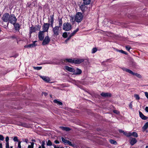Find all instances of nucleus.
<instances>
[{
    "label": "nucleus",
    "instance_id": "1",
    "mask_svg": "<svg viewBox=\"0 0 148 148\" xmlns=\"http://www.w3.org/2000/svg\"><path fill=\"white\" fill-rule=\"evenodd\" d=\"M59 25L58 26H56L55 27H53V35L57 36L59 35L61 31V27L62 25V21L61 19H59Z\"/></svg>",
    "mask_w": 148,
    "mask_h": 148
},
{
    "label": "nucleus",
    "instance_id": "2",
    "mask_svg": "<svg viewBox=\"0 0 148 148\" xmlns=\"http://www.w3.org/2000/svg\"><path fill=\"white\" fill-rule=\"evenodd\" d=\"M83 15L82 13L78 12L77 13L74 17V21H76L77 22L79 23L82 20Z\"/></svg>",
    "mask_w": 148,
    "mask_h": 148
},
{
    "label": "nucleus",
    "instance_id": "3",
    "mask_svg": "<svg viewBox=\"0 0 148 148\" xmlns=\"http://www.w3.org/2000/svg\"><path fill=\"white\" fill-rule=\"evenodd\" d=\"M122 69L123 71H125L133 75L136 76L137 77L139 78H141L142 77V76L140 74L137 73H134L130 70L125 68H122Z\"/></svg>",
    "mask_w": 148,
    "mask_h": 148
},
{
    "label": "nucleus",
    "instance_id": "4",
    "mask_svg": "<svg viewBox=\"0 0 148 148\" xmlns=\"http://www.w3.org/2000/svg\"><path fill=\"white\" fill-rule=\"evenodd\" d=\"M71 28V25L69 23H64L63 24V29L66 31L70 30Z\"/></svg>",
    "mask_w": 148,
    "mask_h": 148
},
{
    "label": "nucleus",
    "instance_id": "5",
    "mask_svg": "<svg viewBox=\"0 0 148 148\" xmlns=\"http://www.w3.org/2000/svg\"><path fill=\"white\" fill-rule=\"evenodd\" d=\"M41 28L39 25L35 26L34 27H31L30 28L29 34H31L32 32H35L36 30H39Z\"/></svg>",
    "mask_w": 148,
    "mask_h": 148
},
{
    "label": "nucleus",
    "instance_id": "6",
    "mask_svg": "<svg viewBox=\"0 0 148 148\" xmlns=\"http://www.w3.org/2000/svg\"><path fill=\"white\" fill-rule=\"evenodd\" d=\"M16 19L14 15L13 14H12L10 15L8 21L14 25L16 23Z\"/></svg>",
    "mask_w": 148,
    "mask_h": 148
},
{
    "label": "nucleus",
    "instance_id": "7",
    "mask_svg": "<svg viewBox=\"0 0 148 148\" xmlns=\"http://www.w3.org/2000/svg\"><path fill=\"white\" fill-rule=\"evenodd\" d=\"M10 15L8 13L4 14L2 17V20L5 22H7L8 21Z\"/></svg>",
    "mask_w": 148,
    "mask_h": 148
},
{
    "label": "nucleus",
    "instance_id": "8",
    "mask_svg": "<svg viewBox=\"0 0 148 148\" xmlns=\"http://www.w3.org/2000/svg\"><path fill=\"white\" fill-rule=\"evenodd\" d=\"M50 40V38L48 36H46L42 42V45H45L48 44Z\"/></svg>",
    "mask_w": 148,
    "mask_h": 148
},
{
    "label": "nucleus",
    "instance_id": "9",
    "mask_svg": "<svg viewBox=\"0 0 148 148\" xmlns=\"http://www.w3.org/2000/svg\"><path fill=\"white\" fill-rule=\"evenodd\" d=\"M50 24L47 23H44V25L42 26V29L44 32H47L48 30Z\"/></svg>",
    "mask_w": 148,
    "mask_h": 148
},
{
    "label": "nucleus",
    "instance_id": "10",
    "mask_svg": "<svg viewBox=\"0 0 148 148\" xmlns=\"http://www.w3.org/2000/svg\"><path fill=\"white\" fill-rule=\"evenodd\" d=\"M45 36L44 32V31H40L38 34V38L40 40H43Z\"/></svg>",
    "mask_w": 148,
    "mask_h": 148
},
{
    "label": "nucleus",
    "instance_id": "11",
    "mask_svg": "<svg viewBox=\"0 0 148 148\" xmlns=\"http://www.w3.org/2000/svg\"><path fill=\"white\" fill-rule=\"evenodd\" d=\"M84 61L83 59H73V63L75 64H79Z\"/></svg>",
    "mask_w": 148,
    "mask_h": 148
},
{
    "label": "nucleus",
    "instance_id": "12",
    "mask_svg": "<svg viewBox=\"0 0 148 148\" xmlns=\"http://www.w3.org/2000/svg\"><path fill=\"white\" fill-rule=\"evenodd\" d=\"M36 41H34L33 42L32 44L26 45L24 46V47L25 48H30L32 47H34L37 45L36 44Z\"/></svg>",
    "mask_w": 148,
    "mask_h": 148
},
{
    "label": "nucleus",
    "instance_id": "13",
    "mask_svg": "<svg viewBox=\"0 0 148 148\" xmlns=\"http://www.w3.org/2000/svg\"><path fill=\"white\" fill-rule=\"evenodd\" d=\"M64 70L68 71L70 72L73 73L74 71L73 68L69 67L68 66H65L64 68Z\"/></svg>",
    "mask_w": 148,
    "mask_h": 148
},
{
    "label": "nucleus",
    "instance_id": "14",
    "mask_svg": "<svg viewBox=\"0 0 148 148\" xmlns=\"http://www.w3.org/2000/svg\"><path fill=\"white\" fill-rule=\"evenodd\" d=\"M73 73L75 75H80L82 73V71L81 70L77 68L75 70H74Z\"/></svg>",
    "mask_w": 148,
    "mask_h": 148
},
{
    "label": "nucleus",
    "instance_id": "15",
    "mask_svg": "<svg viewBox=\"0 0 148 148\" xmlns=\"http://www.w3.org/2000/svg\"><path fill=\"white\" fill-rule=\"evenodd\" d=\"M137 140L135 138H132L130 140V143L132 145H134L137 142Z\"/></svg>",
    "mask_w": 148,
    "mask_h": 148
},
{
    "label": "nucleus",
    "instance_id": "16",
    "mask_svg": "<svg viewBox=\"0 0 148 148\" xmlns=\"http://www.w3.org/2000/svg\"><path fill=\"white\" fill-rule=\"evenodd\" d=\"M101 95L104 97H110L111 96V94L109 93L102 92L101 93Z\"/></svg>",
    "mask_w": 148,
    "mask_h": 148
},
{
    "label": "nucleus",
    "instance_id": "17",
    "mask_svg": "<svg viewBox=\"0 0 148 148\" xmlns=\"http://www.w3.org/2000/svg\"><path fill=\"white\" fill-rule=\"evenodd\" d=\"M53 16H51L50 17V19L49 20V23L51 25V26L53 27Z\"/></svg>",
    "mask_w": 148,
    "mask_h": 148
},
{
    "label": "nucleus",
    "instance_id": "18",
    "mask_svg": "<svg viewBox=\"0 0 148 148\" xmlns=\"http://www.w3.org/2000/svg\"><path fill=\"white\" fill-rule=\"evenodd\" d=\"M40 77L42 79L46 82H49L50 81V79L48 77L44 76H41Z\"/></svg>",
    "mask_w": 148,
    "mask_h": 148
},
{
    "label": "nucleus",
    "instance_id": "19",
    "mask_svg": "<svg viewBox=\"0 0 148 148\" xmlns=\"http://www.w3.org/2000/svg\"><path fill=\"white\" fill-rule=\"evenodd\" d=\"M139 114L140 117L143 119L146 120L147 119V117L145 116L143 113L140 112H139Z\"/></svg>",
    "mask_w": 148,
    "mask_h": 148
},
{
    "label": "nucleus",
    "instance_id": "20",
    "mask_svg": "<svg viewBox=\"0 0 148 148\" xmlns=\"http://www.w3.org/2000/svg\"><path fill=\"white\" fill-rule=\"evenodd\" d=\"M60 128L62 130H65L66 131H69L70 130V129L69 127L62 126L60 127Z\"/></svg>",
    "mask_w": 148,
    "mask_h": 148
},
{
    "label": "nucleus",
    "instance_id": "21",
    "mask_svg": "<svg viewBox=\"0 0 148 148\" xmlns=\"http://www.w3.org/2000/svg\"><path fill=\"white\" fill-rule=\"evenodd\" d=\"M34 143L33 142L28 143L27 148H34Z\"/></svg>",
    "mask_w": 148,
    "mask_h": 148
},
{
    "label": "nucleus",
    "instance_id": "22",
    "mask_svg": "<svg viewBox=\"0 0 148 148\" xmlns=\"http://www.w3.org/2000/svg\"><path fill=\"white\" fill-rule=\"evenodd\" d=\"M45 141L44 140L42 141L41 143V146H39L38 148H45Z\"/></svg>",
    "mask_w": 148,
    "mask_h": 148
},
{
    "label": "nucleus",
    "instance_id": "23",
    "mask_svg": "<svg viewBox=\"0 0 148 148\" xmlns=\"http://www.w3.org/2000/svg\"><path fill=\"white\" fill-rule=\"evenodd\" d=\"M148 127V122H146L143 127V131L145 130Z\"/></svg>",
    "mask_w": 148,
    "mask_h": 148
},
{
    "label": "nucleus",
    "instance_id": "24",
    "mask_svg": "<svg viewBox=\"0 0 148 148\" xmlns=\"http://www.w3.org/2000/svg\"><path fill=\"white\" fill-rule=\"evenodd\" d=\"M64 61H66L70 63H73V59H65Z\"/></svg>",
    "mask_w": 148,
    "mask_h": 148
},
{
    "label": "nucleus",
    "instance_id": "25",
    "mask_svg": "<svg viewBox=\"0 0 148 148\" xmlns=\"http://www.w3.org/2000/svg\"><path fill=\"white\" fill-rule=\"evenodd\" d=\"M53 102L55 103H56L58 105H62V103L61 102L55 99L53 101Z\"/></svg>",
    "mask_w": 148,
    "mask_h": 148
},
{
    "label": "nucleus",
    "instance_id": "26",
    "mask_svg": "<svg viewBox=\"0 0 148 148\" xmlns=\"http://www.w3.org/2000/svg\"><path fill=\"white\" fill-rule=\"evenodd\" d=\"M83 1L84 4L85 5L89 4L91 2V0H83Z\"/></svg>",
    "mask_w": 148,
    "mask_h": 148
},
{
    "label": "nucleus",
    "instance_id": "27",
    "mask_svg": "<svg viewBox=\"0 0 148 148\" xmlns=\"http://www.w3.org/2000/svg\"><path fill=\"white\" fill-rule=\"evenodd\" d=\"M79 30V29L77 28L73 32H72V33H71L70 34L71 37H72Z\"/></svg>",
    "mask_w": 148,
    "mask_h": 148
},
{
    "label": "nucleus",
    "instance_id": "28",
    "mask_svg": "<svg viewBox=\"0 0 148 148\" xmlns=\"http://www.w3.org/2000/svg\"><path fill=\"white\" fill-rule=\"evenodd\" d=\"M131 136H133L136 137H137L138 136L137 133L135 132L131 133Z\"/></svg>",
    "mask_w": 148,
    "mask_h": 148
},
{
    "label": "nucleus",
    "instance_id": "29",
    "mask_svg": "<svg viewBox=\"0 0 148 148\" xmlns=\"http://www.w3.org/2000/svg\"><path fill=\"white\" fill-rule=\"evenodd\" d=\"M123 134L127 137L131 136V132H124Z\"/></svg>",
    "mask_w": 148,
    "mask_h": 148
},
{
    "label": "nucleus",
    "instance_id": "30",
    "mask_svg": "<svg viewBox=\"0 0 148 148\" xmlns=\"http://www.w3.org/2000/svg\"><path fill=\"white\" fill-rule=\"evenodd\" d=\"M61 140L64 143H66L68 142V141L67 140L64 139L63 137H62L61 138Z\"/></svg>",
    "mask_w": 148,
    "mask_h": 148
},
{
    "label": "nucleus",
    "instance_id": "31",
    "mask_svg": "<svg viewBox=\"0 0 148 148\" xmlns=\"http://www.w3.org/2000/svg\"><path fill=\"white\" fill-rule=\"evenodd\" d=\"M15 29L16 30H18L20 27L19 25L18 24H16L14 25Z\"/></svg>",
    "mask_w": 148,
    "mask_h": 148
},
{
    "label": "nucleus",
    "instance_id": "32",
    "mask_svg": "<svg viewBox=\"0 0 148 148\" xmlns=\"http://www.w3.org/2000/svg\"><path fill=\"white\" fill-rule=\"evenodd\" d=\"M116 51H119V52L120 53H123V54H127V52H126L125 51H123L122 50H117Z\"/></svg>",
    "mask_w": 148,
    "mask_h": 148
},
{
    "label": "nucleus",
    "instance_id": "33",
    "mask_svg": "<svg viewBox=\"0 0 148 148\" xmlns=\"http://www.w3.org/2000/svg\"><path fill=\"white\" fill-rule=\"evenodd\" d=\"M34 69L37 70H39L41 69L42 68V67L41 66H37V67H34Z\"/></svg>",
    "mask_w": 148,
    "mask_h": 148
},
{
    "label": "nucleus",
    "instance_id": "34",
    "mask_svg": "<svg viewBox=\"0 0 148 148\" xmlns=\"http://www.w3.org/2000/svg\"><path fill=\"white\" fill-rule=\"evenodd\" d=\"M47 145L49 146H51L52 145V143L50 140H48L47 142Z\"/></svg>",
    "mask_w": 148,
    "mask_h": 148
},
{
    "label": "nucleus",
    "instance_id": "35",
    "mask_svg": "<svg viewBox=\"0 0 148 148\" xmlns=\"http://www.w3.org/2000/svg\"><path fill=\"white\" fill-rule=\"evenodd\" d=\"M5 148H13V146H10V147L9 145V143H6L5 144Z\"/></svg>",
    "mask_w": 148,
    "mask_h": 148
},
{
    "label": "nucleus",
    "instance_id": "36",
    "mask_svg": "<svg viewBox=\"0 0 148 148\" xmlns=\"http://www.w3.org/2000/svg\"><path fill=\"white\" fill-rule=\"evenodd\" d=\"M21 142H18L17 144V146L16 147V148H22L21 146Z\"/></svg>",
    "mask_w": 148,
    "mask_h": 148
},
{
    "label": "nucleus",
    "instance_id": "37",
    "mask_svg": "<svg viewBox=\"0 0 148 148\" xmlns=\"http://www.w3.org/2000/svg\"><path fill=\"white\" fill-rule=\"evenodd\" d=\"M97 51V49L96 48H94L92 49V53H95Z\"/></svg>",
    "mask_w": 148,
    "mask_h": 148
},
{
    "label": "nucleus",
    "instance_id": "38",
    "mask_svg": "<svg viewBox=\"0 0 148 148\" xmlns=\"http://www.w3.org/2000/svg\"><path fill=\"white\" fill-rule=\"evenodd\" d=\"M134 96L136 100H139L140 99L139 96L138 95L136 94H134Z\"/></svg>",
    "mask_w": 148,
    "mask_h": 148
},
{
    "label": "nucleus",
    "instance_id": "39",
    "mask_svg": "<svg viewBox=\"0 0 148 148\" xmlns=\"http://www.w3.org/2000/svg\"><path fill=\"white\" fill-rule=\"evenodd\" d=\"M14 141L15 142H17L18 143V142H19V141H18V138L17 136H15L14 137L13 139Z\"/></svg>",
    "mask_w": 148,
    "mask_h": 148
},
{
    "label": "nucleus",
    "instance_id": "40",
    "mask_svg": "<svg viewBox=\"0 0 148 148\" xmlns=\"http://www.w3.org/2000/svg\"><path fill=\"white\" fill-rule=\"evenodd\" d=\"M110 142L111 143L114 144H115L116 143V142L115 141L113 140H110Z\"/></svg>",
    "mask_w": 148,
    "mask_h": 148
},
{
    "label": "nucleus",
    "instance_id": "41",
    "mask_svg": "<svg viewBox=\"0 0 148 148\" xmlns=\"http://www.w3.org/2000/svg\"><path fill=\"white\" fill-rule=\"evenodd\" d=\"M63 37L64 38H66L67 37V33L66 32L64 33L62 35Z\"/></svg>",
    "mask_w": 148,
    "mask_h": 148
},
{
    "label": "nucleus",
    "instance_id": "42",
    "mask_svg": "<svg viewBox=\"0 0 148 148\" xmlns=\"http://www.w3.org/2000/svg\"><path fill=\"white\" fill-rule=\"evenodd\" d=\"M125 48L128 51H129L131 48V47L130 46H127L125 47Z\"/></svg>",
    "mask_w": 148,
    "mask_h": 148
},
{
    "label": "nucleus",
    "instance_id": "43",
    "mask_svg": "<svg viewBox=\"0 0 148 148\" xmlns=\"http://www.w3.org/2000/svg\"><path fill=\"white\" fill-rule=\"evenodd\" d=\"M4 138L3 136L2 135H0V140H4Z\"/></svg>",
    "mask_w": 148,
    "mask_h": 148
},
{
    "label": "nucleus",
    "instance_id": "44",
    "mask_svg": "<svg viewBox=\"0 0 148 148\" xmlns=\"http://www.w3.org/2000/svg\"><path fill=\"white\" fill-rule=\"evenodd\" d=\"M53 146L54 148H64L62 147H60L56 146L55 145H53Z\"/></svg>",
    "mask_w": 148,
    "mask_h": 148
},
{
    "label": "nucleus",
    "instance_id": "45",
    "mask_svg": "<svg viewBox=\"0 0 148 148\" xmlns=\"http://www.w3.org/2000/svg\"><path fill=\"white\" fill-rule=\"evenodd\" d=\"M9 138L8 136H7L5 138V141L6 143H9Z\"/></svg>",
    "mask_w": 148,
    "mask_h": 148
},
{
    "label": "nucleus",
    "instance_id": "46",
    "mask_svg": "<svg viewBox=\"0 0 148 148\" xmlns=\"http://www.w3.org/2000/svg\"><path fill=\"white\" fill-rule=\"evenodd\" d=\"M144 93L145 96L148 99V92H145Z\"/></svg>",
    "mask_w": 148,
    "mask_h": 148
},
{
    "label": "nucleus",
    "instance_id": "47",
    "mask_svg": "<svg viewBox=\"0 0 148 148\" xmlns=\"http://www.w3.org/2000/svg\"><path fill=\"white\" fill-rule=\"evenodd\" d=\"M24 141L26 143H27L28 144V143H29V142L28 140L27 139H25Z\"/></svg>",
    "mask_w": 148,
    "mask_h": 148
},
{
    "label": "nucleus",
    "instance_id": "48",
    "mask_svg": "<svg viewBox=\"0 0 148 148\" xmlns=\"http://www.w3.org/2000/svg\"><path fill=\"white\" fill-rule=\"evenodd\" d=\"M114 113H116V114H118L119 113V112L117 110H114Z\"/></svg>",
    "mask_w": 148,
    "mask_h": 148
},
{
    "label": "nucleus",
    "instance_id": "49",
    "mask_svg": "<svg viewBox=\"0 0 148 148\" xmlns=\"http://www.w3.org/2000/svg\"><path fill=\"white\" fill-rule=\"evenodd\" d=\"M31 2H28L27 3V6L29 7L30 5H31Z\"/></svg>",
    "mask_w": 148,
    "mask_h": 148
},
{
    "label": "nucleus",
    "instance_id": "50",
    "mask_svg": "<svg viewBox=\"0 0 148 148\" xmlns=\"http://www.w3.org/2000/svg\"><path fill=\"white\" fill-rule=\"evenodd\" d=\"M129 107H130V108L132 109V103H130L129 105Z\"/></svg>",
    "mask_w": 148,
    "mask_h": 148
},
{
    "label": "nucleus",
    "instance_id": "51",
    "mask_svg": "<svg viewBox=\"0 0 148 148\" xmlns=\"http://www.w3.org/2000/svg\"><path fill=\"white\" fill-rule=\"evenodd\" d=\"M54 142L56 144H59L60 143L57 140H55Z\"/></svg>",
    "mask_w": 148,
    "mask_h": 148
},
{
    "label": "nucleus",
    "instance_id": "52",
    "mask_svg": "<svg viewBox=\"0 0 148 148\" xmlns=\"http://www.w3.org/2000/svg\"><path fill=\"white\" fill-rule=\"evenodd\" d=\"M47 64H52L53 63V62L52 61H50L49 62H48L46 63Z\"/></svg>",
    "mask_w": 148,
    "mask_h": 148
},
{
    "label": "nucleus",
    "instance_id": "53",
    "mask_svg": "<svg viewBox=\"0 0 148 148\" xmlns=\"http://www.w3.org/2000/svg\"><path fill=\"white\" fill-rule=\"evenodd\" d=\"M119 132L120 133H123L124 134L125 132L124 131L122 130H119Z\"/></svg>",
    "mask_w": 148,
    "mask_h": 148
},
{
    "label": "nucleus",
    "instance_id": "54",
    "mask_svg": "<svg viewBox=\"0 0 148 148\" xmlns=\"http://www.w3.org/2000/svg\"><path fill=\"white\" fill-rule=\"evenodd\" d=\"M145 110L147 112H148V107H146L145 108Z\"/></svg>",
    "mask_w": 148,
    "mask_h": 148
},
{
    "label": "nucleus",
    "instance_id": "55",
    "mask_svg": "<svg viewBox=\"0 0 148 148\" xmlns=\"http://www.w3.org/2000/svg\"><path fill=\"white\" fill-rule=\"evenodd\" d=\"M69 144V145H71V142L69 141H68V142H67V143Z\"/></svg>",
    "mask_w": 148,
    "mask_h": 148
},
{
    "label": "nucleus",
    "instance_id": "56",
    "mask_svg": "<svg viewBox=\"0 0 148 148\" xmlns=\"http://www.w3.org/2000/svg\"><path fill=\"white\" fill-rule=\"evenodd\" d=\"M0 148H3L2 143H0Z\"/></svg>",
    "mask_w": 148,
    "mask_h": 148
},
{
    "label": "nucleus",
    "instance_id": "57",
    "mask_svg": "<svg viewBox=\"0 0 148 148\" xmlns=\"http://www.w3.org/2000/svg\"><path fill=\"white\" fill-rule=\"evenodd\" d=\"M70 21H74V18H72L71 19H70Z\"/></svg>",
    "mask_w": 148,
    "mask_h": 148
},
{
    "label": "nucleus",
    "instance_id": "58",
    "mask_svg": "<svg viewBox=\"0 0 148 148\" xmlns=\"http://www.w3.org/2000/svg\"><path fill=\"white\" fill-rule=\"evenodd\" d=\"M71 35H70L68 37V38L70 39V38H71Z\"/></svg>",
    "mask_w": 148,
    "mask_h": 148
},
{
    "label": "nucleus",
    "instance_id": "59",
    "mask_svg": "<svg viewBox=\"0 0 148 148\" xmlns=\"http://www.w3.org/2000/svg\"><path fill=\"white\" fill-rule=\"evenodd\" d=\"M82 7H83V6L82 7V6H80V8L82 10H84V9L83 10V9L82 8Z\"/></svg>",
    "mask_w": 148,
    "mask_h": 148
},
{
    "label": "nucleus",
    "instance_id": "60",
    "mask_svg": "<svg viewBox=\"0 0 148 148\" xmlns=\"http://www.w3.org/2000/svg\"><path fill=\"white\" fill-rule=\"evenodd\" d=\"M145 148H148V145L147 146H146Z\"/></svg>",
    "mask_w": 148,
    "mask_h": 148
},
{
    "label": "nucleus",
    "instance_id": "61",
    "mask_svg": "<svg viewBox=\"0 0 148 148\" xmlns=\"http://www.w3.org/2000/svg\"><path fill=\"white\" fill-rule=\"evenodd\" d=\"M68 40L67 39H66V41H68Z\"/></svg>",
    "mask_w": 148,
    "mask_h": 148
},
{
    "label": "nucleus",
    "instance_id": "62",
    "mask_svg": "<svg viewBox=\"0 0 148 148\" xmlns=\"http://www.w3.org/2000/svg\"><path fill=\"white\" fill-rule=\"evenodd\" d=\"M67 39L68 40H69V38H67Z\"/></svg>",
    "mask_w": 148,
    "mask_h": 148
},
{
    "label": "nucleus",
    "instance_id": "63",
    "mask_svg": "<svg viewBox=\"0 0 148 148\" xmlns=\"http://www.w3.org/2000/svg\"><path fill=\"white\" fill-rule=\"evenodd\" d=\"M109 60H107L106 62H108V61Z\"/></svg>",
    "mask_w": 148,
    "mask_h": 148
}]
</instances>
